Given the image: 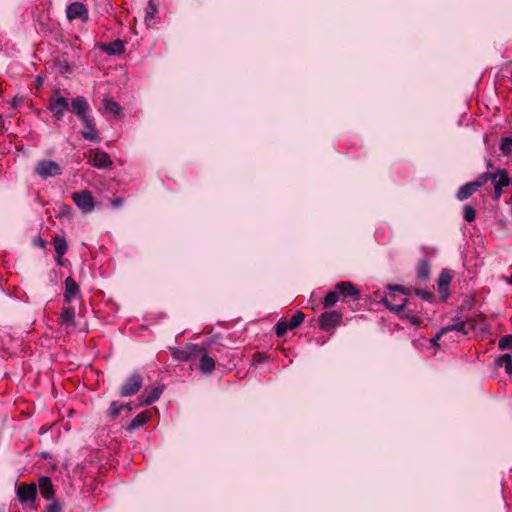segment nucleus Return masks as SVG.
<instances>
[{
  "label": "nucleus",
  "instance_id": "obj_19",
  "mask_svg": "<svg viewBox=\"0 0 512 512\" xmlns=\"http://www.w3.org/2000/svg\"><path fill=\"white\" fill-rule=\"evenodd\" d=\"M198 357H200V363H199L200 371L204 374L212 373L215 369L216 362L212 357L207 355V353L205 352V348H203L202 353L200 355H198Z\"/></svg>",
  "mask_w": 512,
  "mask_h": 512
},
{
  "label": "nucleus",
  "instance_id": "obj_6",
  "mask_svg": "<svg viewBox=\"0 0 512 512\" xmlns=\"http://www.w3.org/2000/svg\"><path fill=\"white\" fill-rule=\"evenodd\" d=\"M69 110L79 121L91 115L90 105L84 96H76L69 103Z\"/></svg>",
  "mask_w": 512,
  "mask_h": 512
},
{
  "label": "nucleus",
  "instance_id": "obj_32",
  "mask_svg": "<svg viewBox=\"0 0 512 512\" xmlns=\"http://www.w3.org/2000/svg\"><path fill=\"white\" fill-rule=\"evenodd\" d=\"M104 109L107 112L118 115L120 113V105L112 99H104Z\"/></svg>",
  "mask_w": 512,
  "mask_h": 512
},
{
  "label": "nucleus",
  "instance_id": "obj_48",
  "mask_svg": "<svg viewBox=\"0 0 512 512\" xmlns=\"http://www.w3.org/2000/svg\"><path fill=\"white\" fill-rule=\"evenodd\" d=\"M439 339L440 338H437V336H436L434 339H432V342L435 344V343H437V340H439Z\"/></svg>",
  "mask_w": 512,
  "mask_h": 512
},
{
  "label": "nucleus",
  "instance_id": "obj_9",
  "mask_svg": "<svg viewBox=\"0 0 512 512\" xmlns=\"http://www.w3.org/2000/svg\"><path fill=\"white\" fill-rule=\"evenodd\" d=\"M66 16L69 21L78 19L82 22H87L89 19V12L83 3L73 2L66 7Z\"/></svg>",
  "mask_w": 512,
  "mask_h": 512
},
{
  "label": "nucleus",
  "instance_id": "obj_2",
  "mask_svg": "<svg viewBox=\"0 0 512 512\" xmlns=\"http://www.w3.org/2000/svg\"><path fill=\"white\" fill-rule=\"evenodd\" d=\"M476 324L475 320L472 318H466L465 320L460 317H456L454 319V323L443 327L438 333L437 338H441L448 332L457 331L462 333L463 335H468L470 331L475 330Z\"/></svg>",
  "mask_w": 512,
  "mask_h": 512
},
{
  "label": "nucleus",
  "instance_id": "obj_8",
  "mask_svg": "<svg viewBox=\"0 0 512 512\" xmlns=\"http://www.w3.org/2000/svg\"><path fill=\"white\" fill-rule=\"evenodd\" d=\"M342 317V313L336 310L323 312L318 318L319 327L324 331H329L341 323Z\"/></svg>",
  "mask_w": 512,
  "mask_h": 512
},
{
  "label": "nucleus",
  "instance_id": "obj_3",
  "mask_svg": "<svg viewBox=\"0 0 512 512\" xmlns=\"http://www.w3.org/2000/svg\"><path fill=\"white\" fill-rule=\"evenodd\" d=\"M34 174L38 175L42 179L49 177H55L62 174L60 165L52 160H41L38 161L34 167Z\"/></svg>",
  "mask_w": 512,
  "mask_h": 512
},
{
  "label": "nucleus",
  "instance_id": "obj_24",
  "mask_svg": "<svg viewBox=\"0 0 512 512\" xmlns=\"http://www.w3.org/2000/svg\"><path fill=\"white\" fill-rule=\"evenodd\" d=\"M150 418H151V415L147 411L139 413L130 422V424L127 427V431L132 432V431L136 430L137 428L146 424L150 420Z\"/></svg>",
  "mask_w": 512,
  "mask_h": 512
},
{
  "label": "nucleus",
  "instance_id": "obj_39",
  "mask_svg": "<svg viewBox=\"0 0 512 512\" xmlns=\"http://www.w3.org/2000/svg\"><path fill=\"white\" fill-rule=\"evenodd\" d=\"M416 295L420 296L422 299L426 301H431L433 299V294L427 290L423 289H416L415 290Z\"/></svg>",
  "mask_w": 512,
  "mask_h": 512
},
{
  "label": "nucleus",
  "instance_id": "obj_28",
  "mask_svg": "<svg viewBox=\"0 0 512 512\" xmlns=\"http://www.w3.org/2000/svg\"><path fill=\"white\" fill-rule=\"evenodd\" d=\"M417 276L420 279L426 280L430 276V264L427 260H421L417 267Z\"/></svg>",
  "mask_w": 512,
  "mask_h": 512
},
{
  "label": "nucleus",
  "instance_id": "obj_26",
  "mask_svg": "<svg viewBox=\"0 0 512 512\" xmlns=\"http://www.w3.org/2000/svg\"><path fill=\"white\" fill-rule=\"evenodd\" d=\"M452 281V275L448 270H443L438 277V287L439 291L442 292L444 290H447L448 286L450 285Z\"/></svg>",
  "mask_w": 512,
  "mask_h": 512
},
{
  "label": "nucleus",
  "instance_id": "obj_33",
  "mask_svg": "<svg viewBox=\"0 0 512 512\" xmlns=\"http://www.w3.org/2000/svg\"><path fill=\"white\" fill-rule=\"evenodd\" d=\"M463 218L465 219V221L471 223L475 220L476 218V211L474 209L473 206L469 205V204H466L464 207H463Z\"/></svg>",
  "mask_w": 512,
  "mask_h": 512
},
{
  "label": "nucleus",
  "instance_id": "obj_50",
  "mask_svg": "<svg viewBox=\"0 0 512 512\" xmlns=\"http://www.w3.org/2000/svg\"><path fill=\"white\" fill-rule=\"evenodd\" d=\"M255 357H261V355L259 353H256Z\"/></svg>",
  "mask_w": 512,
  "mask_h": 512
},
{
  "label": "nucleus",
  "instance_id": "obj_16",
  "mask_svg": "<svg viewBox=\"0 0 512 512\" xmlns=\"http://www.w3.org/2000/svg\"><path fill=\"white\" fill-rule=\"evenodd\" d=\"M81 292L79 285L72 277H67L65 279V291H64V301L66 303H70L73 299L80 298Z\"/></svg>",
  "mask_w": 512,
  "mask_h": 512
},
{
  "label": "nucleus",
  "instance_id": "obj_47",
  "mask_svg": "<svg viewBox=\"0 0 512 512\" xmlns=\"http://www.w3.org/2000/svg\"><path fill=\"white\" fill-rule=\"evenodd\" d=\"M115 205H120L121 204V199H117L115 202H114Z\"/></svg>",
  "mask_w": 512,
  "mask_h": 512
},
{
  "label": "nucleus",
  "instance_id": "obj_38",
  "mask_svg": "<svg viewBox=\"0 0 512 512\" xmlns=\"http://www.w3.org/2000/svg\"><path fill=\"white\" fill-rule=\"evenodd\" d=\"M477 179L481 182L482 186L488 181H494L497 179V171L495 173L484 172L480 174Z\"/></svg>",
  "mask_w": 512,
  "mask_h": 512
},
{
  "label": "nucleus",
  "instance_id": "obj_17",
  "mask_svg": "<svg viewBox=\"0 0 512 512\" xmlns=\"http://www.w3.org/2000/svg\"><path fill=\"white\" fill-rule=\"evenodd\" d=\"M99 49L108 55H120L125 52L124 42L117 39L110 43H101Z\"/></svg>",
  "mask_w": 512,
  "mask_h": 512
},
{
  "label": "nucleus",
  "instance_id": "obj_30",
  "mask_svg": "<svg viewBox=\"0 0 512 512\" xmlns=\"http://www.w3.org/2000/svg\"><path fill=\"white\" fill-rule=\"evenodd\" d=\"M305 314L302 311H297L291 319L287 322L288 327H290V330H293L300 326L302 322L304 321Z\"/></svg>",
  "mask_w": 512,
  "mask_h": 512
},
{
  "label": "nucleus",
  "instance_id": "obj_29",
  "mask_svg": "<svg viewBox=\"0 0 512 512\" xmlns=\"http://www.w3.org/2000/svg\"><path fill=\"white\" fill-rule=\"evenodd\" d=\"M388 289L391 291V293L389 294V296H386L385 298H388L389 301L394 304L393 302L396 300V294L395 292H400L402 294H408L409 293V289L402 286V285H388Z\"/></svg>",
  "mask_w": 512,
  "mask_h": 512
},
{
  "label": "nucleus",
  "instance_id": "obj_40",
  "mask_svg": "<svg viewBox=\"0 0 512 512\" xmlns=\"http://www.w3.org/2000/svg\"><path fill=\"white\" fill-rule=\"evenodd\" d=\"M46 512H63L62 507L57 501H53L46 507Z\"/></svg>",
  "mask_w": 512,
  "mask_h": 512
},
{
  "label": "nucleus",
  "instance_id": "obj_23",
  "mask_svg": "<svg viewBox=\"0 0 512 512\" xmlns=\"http://www.w3.org/2000/svg\"><path fill=\"white\" fill-rule=\"evenodd\" d=\"M53 244H54L55 252L58 255V258L56 259V261L58 264L61 265L62 264L61 257L67 252V249H68L67 242L64 237L56 235L53 237Z\"/></svg>",
  "mask_w": 512,
  "mask_h": 512
},
{
  "label": "nucleus",
  "instance_id": "obj_18",
  "mask_svg": "<svg viewBox=\"0 0 512 512\" xmlns=\"http://www.w3.org/2000/svg\"><path fill=\"white\" fill-rule=\"evenodd\" d=\"M163 392V387L145 389L141 395V405L149 406L157 401Z\"/></svg>",
  "mask_w": 512,
  "mask_h": 512
},
{
  "label": "nucleus",
  "instance_id": "obj_4",
  "mask_svg": "<svg viewBox=\"0 0 512 512\" xmlns=\"http://www.w3.org/2000/svg\"><path fill=\"white\" fill-rule=\"evenodd\" d=\"M143 384V377L140 373L134 372L121 385L119 394L122 397H130L139 392Z\"/></svg>",
  "mask_w": 512,
  "mask_h": 512
},
{
  "label": "nucleus",
  "instance_id": "obj_25",
  "mask_svg": "<svg viewBox=\"0 0 512 512\" xmlns=\"http://www.w3.org/2000/svg\"><path fill=\"white\" fill-rule=\"evenodd\" d=\"M496 364L499 367H504L505 372L512 375V355L509 353L501 355L497 360Z\"/></svg>",
  "mask_w": 512,
  "mask_h": 512
},
{
  "label": "nucleus",
  "instance_id": "obj_7",
  "mask_svg": "<svg viewBox=\"0 0 512 512\" xmlns=\"http://www.w3.org/2000/svg\"><path fill=\"white\" fill-rule=\"evenodd\" d=\"M56 94L57 96L50 98L48 109L56 120L60 121L63 119L65 111L69 110V100L59 95V91H57Z\"/></svg>",
  "mask_w": 512,
  "mask_h": 512
},
{
  "label": "nucleus",
  "instance_id": "obj_36",
  "mask_svg": "<svg viewBox=\"0 0 512 512\" xmlns=\"http://www.w3.org/2000/svg\"><path fill=\"white\" fill-rule=\"evenodd\" d=\"M500 150L506 156L512 152V138L511 137H505L501 140Z\"/></svg>",
  "mask_w": 512,
  "mask_h": 512
},
{
  "label": "nucleus",
  "instance_id": "obj_22",
  "mask_svg": "<svg viewBox=\"0 0 512 512\" xmlns=\"http://www.w3.org/2000/svg\"><path fill=\"white\" fill-rule=\"evenodd\" d=\"M158 13V1L157 0H149L147 8L145 10V23L148 27H151L155 24L154 18Z\"/></svg>",
  "mask_w": 512,
  "mask_h": 512
},
{
  "label": "nucleus",
  "instance_id": "obj_43",
  "mask_svg": "<svg viewBox=\"0 0 512 512\" xmlns=\"http://www.w3.org/2000/svg\"><path fill=\"white\" fill-rule=\"evenodd\" d=\"M59 65L62 70L69 71V64L66 61L60 63Z\"/></svg>",
  "mask_w": 512,
  "mask_h": 512
},
{
  "label": "nucleus",
  "instance_id": "obj_10",
  "mask_svg": "<svg viewBox=\"0 0 512 512\" xmlns=\"http://www.w3.org/2000/svg\"><path fill=\"white\" fill-rule=\"evenodd\" d=\"M80 122L83 125V130L81 131V135L84 139L92 141V142H100L101 141L98 130L96 128L95 119L92 115L82 119Z\"/></svg>",
  "mask_w": 512,
  "mask_h": 512
},
{
  "label": "nucleus",
  "instance_id": "obj_1",
  "mask_svg": "<svg viewBox=\"0 0 512 512\" xmlns=\"http://www.w3.org/2000/svg\"><path fill=\"white\" fill-rule=\"evenodd\" d=\"M381 302L399 318L408 320L414 326L421 325L422 320L416 315V309L411 308L412 302L408 298L402 299L399 304H392L388 298H383Z\"/></svg>",
  "mask_w": 512,
  "mask_h": 512
},
{
  "label": "nucleus",
  "instance_id": "obj_44",
  "mask_svg": "<svg viewBox=\"0 0 512 512\" xmlns=\"http://www.w3.org/2000/svg\"><path fill=\"white\" fill-rule=\"evenodd\" d=\"M45 244H46V242H45L44 240H42V239H40V240H39V246H40L41 248H44V247H45Z\"/></svg>",
  "mask_w": 512,
  "mask_h": 512
},
{
  "label": "nucleus",
  "instance_id": "obj_20",
  "mask_svg": "<svg viewBox=\"0 0 512 512\" xmlns=\"http://www.w3.org/2000/svg\"><path fill=\"white\" fill-rule=\"evenodd\" d=\"M38 486H39L41 495L45 499L50 500L53 497L54 489H53L52 481L49 477H47V476L40 477L39 481H38Z\"/></svg>",
  "mask_w": 512,
  "mask_h": 512
},
{
  "label": "nucleus",
  "instance_id": "obj_11",
  "mask_svg": "<svg viewBox=\"0 0 512 512\" xmlns=\"http://www.w3.org/2000/svg\"><path fill=\"white\" fill-rule=\"evenodd\" d=\"M72 199L83 212H91L94 209V199L88 190L74 192Z\"/></svg>",
  "mask_w": 512,
  "mask_h": 512
},
{
  "label": "nucleus",
  "instance_id": "obj_49",
  "mask_svg": "<svg viewBox=\"0 0 512 512\" xmlns=\"http://www.w3.org/2000/svg\"><path fill=\"white\" fill-rule=\"evenodd\" d=\"M126 406L124 408L131 410L128 404H125Z\"/></svg>",
  "mask_w": 512,
  "mask_h": 512
},
{
  "label": "nucleus",
  "instance_id": "obj_41",
  "mask_svg": "<svg viewBox=\"0 0 512 512\" xmlns=\"http://www.w3.org/2000/svg\"><path fill=\"white\" fill-rule=\"evenodd\" d=\"M468 184L471 186L474 192H476V190L482 186L481 182L478 179H475L472 182H468Z\"/></svg>",
  "mask_w": 512,
  "mask_h": 512
},
{
  "label": "nucleus",
  "instance_id": "obj_31",
  "mask_svg": "<svg viewBox=\"0 0 512 512\" xmlns=\"http://www.w3.org/2000/svg\"><path fill=\"white\" fill-rule=\"evenodd\" d=\"M473 193H475L471 186L466 183L463 186H461L456 194V197L459 201H464L468 199Z\"/></svg>",
  "mask_w": 512,
  "mask_h": 512
},
{
  "label": "nucleus",
  "instance_id": "obj_45",
  "mask_svg": "<svg viewBox=\"0 0 512 512\" xmlns=\"http://www.w3.org/2000/svg\"><path fill=\"white\" fill-rule=\"evenodd\" d=\"M487 166H488L489 168H492V167H493V164H492V161H491V160H488V161H487Z\"/></svg>",
  "mask_w": 512,
  "mask_h": 512
},
{
  "label": "nucleus",
  "instance_id": "obj_37",
  "mask_svg": "<svg viewBox=\"0 0 512 512\" xmlns=\"http://www.w3.org/2000/svg\"><path fill=\"white\" fill-rule=\"evenodd\" d=\"M498 348L500 350L512 349V334L501 337L498 342Z\"/></svg>",
  "mask_w": 512,
  "mask_h": 512
},
{
  "label": "nucleus",
  "instance_id": "obj_42",
  "mask_svg": "<svg viewBox=\"0 0 512 512\" xmlns=\"http://www.w3.org/2000/svg\"><path fill=\"white\" fill-rule=\"evenodd\" d=\"M473 305V301L472 300H466L463 302V304L461 305V309L464 310V309H470Z\"/></svg>",
  "mask_w": 512,
  "mask_h": 512
},
{
  "label": "nucleus",
  "instance_id": "obj_21",
  "mask_svg": "<svg viewBox=\"0 0 512 512\" xmlns=\"http://www.w3.org/2000/svg\"><path fill=\"white\" fill-rule=\"evenodd\" d=\"M74 318H75L74 308L71 306H67V307L62 308V311L60 313L58 321L61 325L75 326Z\"/></svg>",
  "mask_w": 512,
  "mask_h": 512
},
{
  "label": "nucleus",
  "instance_id": "obj_51",
  "mask_svg": "<svg viewBox=\"0 0 512 512\" xmlns=\"http://www.w3.org/2000/svg\"><path fill=\"white\" fill-rule=\"evenodd\" d=\"M13 512H20L19 510L13 511Z\"/></svg>",
  "mask_w": 512,
  "mask_h": 512
},
{
  "label": "nucleus",
  "instance_id": "obj_27",
  "mask_svg": "<svg viewBox=\"0 0 512 512\" xmlns=\"http://www.w3.org/2000/svg\"><path fill=\"white\" fill-rule=\"evenodd\" d=\"M339 297L340 296L336 288L333 291H329L323 299V307L326 309L331 308L339 301Z\"/></svg>",
  "mask_w": 512,
  "mask_h": 512
},
{
  "label": "nucleus",
  "instance_id": "obj_46",
  "mask_svg": "<svg viewBox=\"0 0 512 512\" xmlns=\"http://www.w3.org/2000/svg\"><path fill=\"white\" fill-rule=\"evenodd\" d=\"M3 124H4L3 117H2V115L0 114V127H2V126H3Z\"/></svg>",
  "mask_w": 512,
  "mask_h": 512
},
{
  "label": "nucleus",
  "instance_id": "obj_34",
  "mask_svg": "<svg viewBox=\"0 0 512 512\" xmlns=\"http://www.w3.org/2000/svg\"><path fill=\"white\" fill-rule=\"evenodd\" d=\"M126 405H123V404H120L119 402L117 401H113L111 404H110V407H109V410H108V413L109 415L112 417V418H116L119 416V414L121 413L122 409H124Z\"/></svg>",
  "mask_w": 512,
  "mask_h": 512
},
{
  "label": "nucleus",
  "instance_id": "obj_35",
  "mask_svg": "<svg viewBox=\"0 0 512 512\" xmlns=\"http://www.w3.org/2000/svg\"><path fill=\"white\" fill-rule=\"evenodd\" d=\"M288 330H290V327H288L287 321L279 320L275 325L277 337H283Z\"/></svg>",
  "mask_w": 512,
  "mask_h": 512
},
{
  "label": "nucleus",
  "instance_id": "obj_13",
  "mask_svg": "<svg viewBox=\"0 0 512 512\" xmlns=\"http://www.w3.org/2000/svg\"><path fill=\"white\" fill-rule=\"evenodd\" d=\"M89 163L98 169H105L112 166L109 154L99 149L91 150Z\"/></svg>",
  "mask_w": 512,
  "mask_h": 512
},
{
  "label": "nucleus",
  "instance_id": "obj_12",
  "mask_svg": "<svg viewBox=\"0 0 512 512\" xmlns=\"http://www.w3.org/2000/svg\"><path fill=\"white\" fill-rule=\"evenodd\" d=\"M493 183L494 191L492 194V199L497 202L501 198L503 187H507L511 184V179L508 175V172L505 169H498L497 179L494 180Z\"/></svg>",
  "mask_w": 512,
  "mask_h": 512
},
{
  "label": "nucleus",
  "instance_id": "obj_14",
  "mask_svg": "<svg viewBox=\"0 0 512 512\" xmlns=\"http://www.w3.org/2000/svg\"><path fill=\"white\" fill-rule=\"evenodd\" d=\"M339 296H342V301H345L347 298H352L354 300H358L360 298V292L355 287L352 282L341 281L335 285Z\"/></svg>",
  "mask_w": 512,
  "mask_h": 512
},
{
  "label": "nucleus",
  "instance_id": "obj_5",
  "mask_svg": "<svg viewBox=\"0 0 512 512\" xmlns=\"http://www.w3.org/2000/svg\"><path fill=\"white\" fill-rule=\"evenodd\" d=\"M202 351L203 347L198 344H187L182 348H172L171 355L178 361H190L198 357Z\"/></svg>",
  "mask_w": 512,
  "mask_h": 512
},
{
  "label": "nucleus",
  "instance_id": "obj_15",
  "mask_svg": "<svg viewBox=\"0 0 512 512\" xmlns=\"http://www.w3.org/2000/svg\"><path fill=\"white\" fill-rule=\"evenodd\" d=\"M37 495V487L34 483H21L17 488V496L20 502L34 501Z\"/></svg>",
  "mask_w": 512,
  "mask_h": 512
}]
</instances>
